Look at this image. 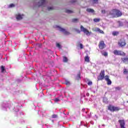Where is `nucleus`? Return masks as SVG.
Wrapping results in <instances>:
<instances>
[{"label": "nucleus", "mask_w": 128, "mask_h": 128, "mask_svg": "<svg viewBox=\"0 0 128 128\" xmlns=\"http://www.w3.org/2000/svg\"><path fill=\"white\" fill-rule=\"evenodd\" d=\"M105 80L107 82V84L108 86H110V84H112V80L110 79V76L106 75L105 76Z\"/></svg>", "instance_id": "1a4fd4ad"}, {"label": "nucleus", "mask_w": 128, "mask_h": 128, "mask_svg": "<svg viewBox=\"0 0 128 128\" xmlns=\"http://www.w3.org/2000/svg\"><path fill=\"white\" fill-rule=\"evenodd\" d=\"M126 102L128 104V100Z\"/></svg>", "instance_id": "a19ab883"}, {"label": "nucleus", "mask_w": 128, "mask_h": 128, "mask_svg": "<svg viewBox=\"0 0 128 128\" xmlns=\"http://www.w3.org/2000/svg\"><path fill=\"white\" fill-rule=\"evenodd\" d=\"M109 16H111L112 18H120L122 16V12L118 9H113L109 12Z\"/></svg>", "instance_id": "f257e3e1"}, {"label": "nucleus", "mask_w": 128, "mask_h": 128, "mask_svg": "<svg viewBox=\"0 0 128 128\" xmlns=\"http://www.w3.org/2000/svg\"><path fill=\"white\" fill-rule=\"evenodd\" d=\"M86 12H94V10L92 8H87L86 9Z\"/></svg>", "instance_id": "a211bd4d"}, {"label": "nucleus", "mask_w": 128, "mask_h": 128, "mask_svg": "<svg viewBox=\"0 0 128 128\" xmlns=\"http://www.w3.org/2000/svg\"><path fill=\"white\" fill-rule=\"evenodd\" d=\"M112 36H118V34H120V32L114 31V32H112Z\"/></svg>", "instance_id": "ddd939ff"}, {"label": "nucleus", "mask_w": 128, "mask_h": 128, "mask_svg": "<svg viewBox=\"0 0 128 128\" xmlns=\"http://www.w3.org/2000/svg\"><path fill=\"white\" fill-rule=\"evenodd\" d=\"M1 72H6V66H1Z\"/></svg>", "instance_id": "4468645a"}, {"label": "nucleus", "mask_w": 128, "mask_h": 128, "mask_svg": "<svg viewBox=\"0 0 128 128\" xmlns=\"http://www.w3.org/2000/svg\"><path fill=\"white\" fill-rule=\"evenodd\" d=\"M54 10V8L52 7L48 8V10Z\"/></svg>", "instance_id": "2f4dec72"}, {"label": "nucleus", "mask_w": 128, "mask_h": 128, "mask_svg": "<svg viewBox=\"0 0 128 128\" xmlns=\"http://www.w3.org/2000/svg\"><path fill=\"white\" fill-rule=\"evenodd\" d=\"M10 8H14V5L13 4H11L10 5Z\"/></svg>", "instance_id": "72a5a7b5"}, {"label": "nucleus", "mask_w": 128, "mask_h": 128, "mask_svg": "<svg viewBox=\"0 0 128 128\" xmlns=\"http://www.w3.org/2000/svg\"><path fill=\"white\" fill-rule=\"evenodd\" d=\"M121 60L124 64H128V56L121 58Z\"/></svg>", "instance_id": "9b49d317"}, {"label": "nucleus", "mask_w": 128, "mask_h": 128, "mask_svg": "<svg viewBox=\"0 0 128 128\" xmlns=\"http://www.w3.org/2000/svg\"><path fill=\"white\" fill-rule=\"evenodd\" d=\"M101 12L102 14H106V10H101Z\"/></svg>", "instance_id": "f704fd0d"}, {"label": "nucleus", "mask_w": 128, "mask_h": 128, "mask_svg": "<svg viewBox=\"0 0 128 128\" xmlns=\"http://www.w3.org/2000/svg\"><path fill=\"white\" fill-rule=\"evenodd\" d=\"M86 96H90V94H86Z\"/></svg>", "instance_id": "58836bf2"}, {"label": "nucleus", "mask_w": 128, "mask_h": 128, "mask_svg": "<svg viewBox=\"0 0 128 128\" xmlns=\"http://www.w3.org/2000/svg\"><path fill=\"white\" fill-rule=\"evenodd\" d=\"M100 18H94V22H100Z\"/></svg>", "instance_id": "b1692460"}, {"label": "nucleus", "mask_w": 128, "mask_h": 128, "mask_svg": "<svg viewBox=\"0 0 128 128\" xmlns=\"http://www.w3.org/2000/svg\"><path fill=\"white\" fill-rule=\"evenodd\" d=\"M57 28H58L60 32H64V34L68 35L70 34V32L66 31V29H64V28H62V27H60V26H58Z\"/></svg>", "instance_id": "6e6552de"}, {"label": "nucleus", "mask_w": 128, "mask_h": 128, "mask_svg": "<svg viewBox=\"0 0 128 128\" xmlns=\"http://www.w3.org/2000/svg\"><path fill=\"white\" fill-rule=\"evenodd\" d=\"M78 18H73V19H72V22H78Z\"/></svg>", "instance_id": "a878e982"}, {"label": "nucleus", "mask_w": 128, "mask_h": 128, "mask_svg": "<svg viewBox=\"0 0 128 128\" xmlns=\"http://www.w3.org/2000/svg\"><path fill=\"white\" fill-rule=\"evenodd\" d=\"M126 40L124 38L120 39L118 42V46L120 48H124V46H126Z\"/></svg>", "instance_id": "20e7f679"}, {"label": "nucleus", "mask_w": 128, "mask_h": 128, "mask_svg": "<svg viewBox=\"0 0 128 128\" xmlns=\"http://www.w3.org/2000/svg\"><path fill=\"white\" fill-rule=\"evenodd\" d=\"M80 30L81 32H83L84 34H86V36H90V32L82 26H80Z\"/></svg>", "instance_id": "0eeeda50"}, {"label": "nucleus", "mask_w": 128, "mask_h": 128, "mask_svg": "<svg viewBox=\"0 0 128 128\" xmlns=\"http://www.w3.org/2000/svg\"><path fill=\"white\" fill-rule=\"evenodd\" d=\"M98 46L100 50H104V49L106 48V44H104V41L100 40L99 42Z\"/></svg>", "instance_id": "423d86ee"}, {"label": "nucleus", "mask_w": 128, "mask_h": 128, "mask_svg": "<svg viewBox=\"0 0 128 128\" xmlns=\"http://www.w3.org/2000/svg\"><path fill=\"white\" fill-rule=\"evenodd\" d=\"M76 80H80V72H78L77 76H76Z\"/></svg>", "instance_id": "6ab92c4d"}, {"label": "nucleus", "mask_w": 128, "mask_h": 128, "mask_svg": "<svg viewBox=\"0 0 128 128\" xmlns=\"http://www.w3.org/2000/svg\"><path fill=\"white\" fill-rule=\"evenodd\" d=\"M108 110L112 112H118L120 110V108L118 106H116L114 105L109 104L108 106Z\"/></svg>", "instance_id": "f03ea898"}, {"label": "nucleus", "mask_w": 128, "mask_h": 128, "mask_svg": "<svg viewBox=\"0 0 128 128\" xmlns=\"http://www.w3.org/2000/svg\"><path fill=\"white\" fill-rule=\"evenodd\" d=\"M65 12H66L67 14H72L74 12L72 10H66Z\"/></svg>", "instance_id": "5701e85b"}, {"label": "nucleus", "mask_w": 128, "mask_h": 128, "mask_svg": "<svg viewBox=\"0 0 128 128\" xmlns=\"http://www.w3.org/2000/svg\"><path fill=\"white\" fill-rule=\"evenodd\" d=\"M115 90H120V87H116V88H115Z\"/></svg>", "instance_id": "473e14b6"}, {"label": "nucleus", "mask_w": 128, "mask_h": 128, "mask_svg": "<svg viewBox=\"0 0 128 128\" xmlns=\"http://www.w3.org/2000/svg\"><path fill=\"white\" fill-rule=\"evenodd\" d=\"M58 118V115L56 114H54L53 115H52V118Z\"/></svg>", "instance_id": "cd10ccee"}, {"label": "nucleus", "mask_w": 128, "mask_h": 128, "mask_svg": "<svg viewBox=\"0 0 128 128\" xmlns=\"http://www.w3.org/2000/svg\"><path fill=\"white\" fill-rule=\"evenodd\" d=\"M65 84H66L67 86H70V82L69 81L66 80L65 82Z\"/></svg>", "instance_id": "c85d7f7f"}, {"label": "nucleus", "mask_w": 128, "mask_h": 128, "mask_svg": "<svg viewBox=\"0 0 128 128\" xmlns=\"http://www.w3.org/2000/svg\"><path fill=\"white\" fill-rule=\"evenodd\" d=\"M80 48L81 50H82V48H84V45H82V44H80Z\"/></svg>", "instance_id": "7c9ffc66"}, {"label": "nucleus", "mask_w": 128, "mask_h": 128, "mask_svg": "<svg viewBox=\"0 0 128 128\" xmlns=\"http://www.w3.org/2000/svg\"><path fill=\"white\" fill-rule=\"evenodd\" d=\"M78 34H80V30H78Z\"/></svg>", "instance_id": "ea45409f"}, {"label": "nucleus", "mask_w": 128, "mask_h": 128, "mask_svg": "<svg viewBox=\"0 0 128 128\" xmlns=\"http://www.w3.org/2000/svg\"><path fill=\"white\" fill-rule=\"evenodd\" d=\"M108 52H104L102 53V56H108Z\"/></svg>", "instance_id": "bb28decb"}, {"label": "nucleus", "mask_w": 128, "mask_h": 128, "mask_svg": "<svg viewBox=\"0 0 128 128\" xmlns=\"http://www.w3.org/2000/svg\"><path fill=\"white\" fill-rule=\"evenodd\" d=\"M84 60L85 62H90V57H88V56H85Z\"/></svg>", "instance_id": "412c9836"}, {"label": "nucleus", "mask_w": 128, "mask_h": 128, "mask_svg": "<svg viewBox=\"0 0 128 128\" xmlns=\"http://www.w3.org/2000/svg\"><path fill=\"white\" fill-rule=\"evenodd\" d=\"M114 56H126V53L122 50H115L113 51Z\"/></svg>", "instance_id": "7ed1b4c3"}, {"label": "nucleus", "mask_w": 128, "mask_h": 128, "mask_svg": "<svg viewBox=\"0 0 128 128\" xmlns=\"http://www.w3.org/2000/svg\"><path fill=\"white\" fill-rule=\"evenodd\" d=\"M56 46L58 48H62V46H60V44L59 43H56Z\"/></svg>", "instance_id": "393cba45"}, {"label": "nucleus", "mask_w": 128, "mask_h": 128, "mask_svg": "<svg viewBox=\"0 0 128 128\" xmlns=\"http://www.w3.org/2000/svg\"><path fill=\"white\" fill-rule=\"evenodd\" d=\"M55 102H60V99L58 98H56L54 100Z\"/></svg>", "instance_id": "c9c22d12"}, {"label": "nucleus", "mask_w": 128, "mask_h": 128, "mask_svg": "<svg viewBox=\"0 0 128 128\" xmlns=\"http://www.w3.org/2000/svg\"><path fill=\"white\" fill-rule=\"evenodd\" d=\"M94 32H100V34H104V32L102 30L100 29V28H94Z\"/></svg>", "instance_id": "f8f14e48"}, {"label": "nucleus", "mask_w": 128, "mask_h": 128, "mask_svg": "<svg viewBox=\"0 0 128 128\" xmlns=\"http://www.w3.org/2000/svg\"><path fill=\"white\" fill-rule=\"evenodd\" d=\"M16 18L18 20H22V15L18 14L16 15Z\"/></svg>", "instance_id": "f3484780"}, {"label": "nucleus", "mask_w": 128, "mask_h": 128, "mask_svg": "<svg viewBox=\"0 0 128 128\" xmlns=\"http://www.w3.org/2000/svg\"><path fill=\"white\" fill-rule=\"evenodd\" d=\"M118 122L120 124V128H126V127L124 126L126 124L124 120H119Z\"/></svg>", "instance_id": "9d476101"}, {"label": "nucleus", "mask_w": 128, "mask_h": 128, "mask_svg": "<svg viewBox=\"0 0 128 128\" xmlns=\"http://www.w3.org/2000/svg\"><path fill=\"white\" fill-rule=\"evenodd\" d=\"M38 4H40V2H38Z\"/></svg>", "instance_id": "79ce46f5"}, {"label": "nucleus", "mask_w": 128, "mask_h": 128, "mask_svg": "<svg viewBox=\"0 0 128 128\" xmlns=\"http://www.w3.org/2000/svg\"><path fill=\"white\" fill-rule=\"evenodd\" d=\"M104 76V70H102L97 78L98 80H102L104 78H106V76Z\"/></svg>", "instance_id": "39448f33"}, {"label": "nucleus", "mask_w": 128, "mask_h": 128, "mask_svg": "<svg viewBox=\"0 0 128 128\" xmlns=\"http://www.w3.org/2000/svg\"><path fill=\"white\" fill-rule=\"evenodd\" d=\"M90 1L93 4H98V0H90Z\"/></svg>", "instance_id": "aec40b11"}, {"label": "nucleus", "mask_w": 128, "mask_h": 128, "mask_svg": "<svg viewBox=\"0 0 128 128\" xmlns=\"http://www.w3.org/2000/svg\"><path fill=\"white\" fill-rule=\"evenodd\" d=\"M76 2V0H72V2L74 4V2Z\"/></svg>", "instance_id": "e433bc0d"}, {"label": "nucleus", "mask_w": 128, "mask_h": 128, "mask_svg": "<svg viewBox=\"0 0 128 128\" xmlns=\"http://www.w3.org/2000/svg\"><path fill=\"white\" fill-rule=\"evenodd\" d=\"M68 58H66V56H63V62H68Z\"/></svg>", "instance_id": "4be33fe9"}, {"label": "nucleus", "mask_w": 128, "mask_h": 128, "mask_svg": "<svg viewBox=\"0 0 128 128\" xmlns=\"http://www.w3.org/2000/svg\"><path fill=\"white\" fill-rule=\"evenodd\" d=\"M126 80H128V74H127V76L126 77Z\"/></svg>", "instance_id": "4c0bfd02"}, {"label": "nucleus", "mask_w": 128, "mask_h": 128, "mask_svg": "<svg viewBox=\"0 0 128 128\" xmlns=\"http://www.w3.org/2000/svg\"><path fill=\"white\" fill-rule=\"evenodd\" d=\"M123 74L124 75H126L128 74V69L124 68V70H123Z\"/></svg>", "instance_id": "2eb2a0df"}, {"label": "nucleus", "mask_w": 128, "mask_h": 128, "mask_svg": "<svg viewBox=\"0 0 128 128\" xmlns=\"http://www.w3.org/2000/svg\"><path fill=\"white\" fill-rule=\"evenodd\" d=\"M40 4L38 5V6H42L44 4H46V0H40Z\"/></svg>", "instance_id": "dca6fc26"}, {"label": "nucleus", "mask_w": 128, "mask_h": 128, "mask_svg": "<svg viewBox=\"0 0 128 128\" xmlns=\"http://www.w3.org/2000/svg\"><path fill=\"white\" fill-rule=\"evenodd\" d=\"M88 86H92V81H89L88 82Z\"/></svg>", "instance_id": "c756f323"}]
</instances>
